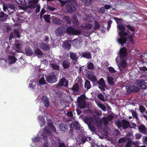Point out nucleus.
<instances>
[{
    "label": "nucleus",
    "mask_w": 147,
    "mask_h": 147,
    "mask_svg": "<svg viewBox=\"0 0 147 147\" xmlns=\"http://www.w3.org/2000/svg\"><path fill=\"white\" fill-rule=\"evenodd\" d=\"M128 53L126 49L124 47L121 48L119 52V55L115 59L116 63L117 64L119 69L121 73L127 72L128 70V63L127 62Z\"/></svg>",
    "instance_id": "1"
},
{
    "label": "nucleus",
    "mask_w": 147,
    "mask_h": 147,
    "mask_svg": "<svg viewBox=\"0 0 147 147\" xmlns=\"http://www.w3.org/2000/svg\"><path fill=\"white\" fill-rule=\"evenodd\" d=\"M114 19L117 24L118 32L119 36V38L117 39V42L122 46L127 42L126 36H127V33L125 31V28L124 26L121 23L119 24L120 21V19L115 17Z\"/></svg>",
    "instance_id": "2"
},
{
    "label": "nucleus",
    "mask_w": 147,
    "mask_h": 147,
    "mask_svg": "<svg viewBox=\"0 0 147 147\" xmlns=\"http://www.w3.org/2000/svg\"><path fill=\"white\" fill-rule=\"evenodd\" d=\"M66 31V32L69 35H79L81 32L79 30L75 29L70 26L67 27L65 30L64 27H58L55 30L56 34L58 36H61L63 32Z\"/></svg>",
    "instance_id": "3"
},
{
    "label": "nucleus",
    "mask_w": 147,
    "mask_h": 147,
    "mask_svg": "<svg viewBox=\"0 0 147 147\" xmlns=\"http://www.w3.org/2000/svg\"><path fill=\"white\" fill-rule=\"evenodd\" d=\"M61 4L63 5L66 4V9L68 12L70 13H73L76 9L79 8L80 6L75 0H67L64 1L61 3Z\"/></svg>",
    "instance_id": "4"
},
{
    "label": "nucleus",
    "mask_w": 147,
    "mask_h": 147,
    "mask_svg": "<svg viewBox=\"0 0 147 147\" xmlns=\"http://www.w3.org/2000/svg\"><path fill=\"white\" fill-rule=\"evenodd\" d=\"M48 124L49 126L46 127L44 130L43 132L45 134L41 136V137L45 140H46L47 139V136H50L51 134V129L53 132H55L56 131V128L51 121L49 122L48 121Z\"/></svg>",
    "instance_id": "5"
},
{
    "label": "nucleus",
    "mask_w": 147,
    "mask_h": 147,
    "mask_svg": "<svg viewBox=\"0 0 147 147\" xmlns=\"http://www.w3.org/2000/svg\"><path fill=\"white\" fill-rule=\"evenodd\" d=\"M127 27L131 32V33L127 31V36H126L127 42L131 43H133V37L135 34V27L133 26L128 24L126 25Z\"/></svg>",
    "instance_id": "6"
},
{
    "label": "nucleus",
    "mask_w": 147,
    "mask_h": 147,
    "mask_svg": "<svg viewBox=\"0 0 147 147\" xmlns=\"http://www.w3.org/2000/svg\"><path fill=\"white\" fill-rule=\"evenodd\" d=\"M115 123L119 128L122 127L123 129H127L130 125L129 122L125 119H123L121 121H115Z\"/></svg>",
    "instance_id": "7"
},
{
    "label": "nucleus",
    "mask_w": 147,
    "mask_h": 147,
    "mask_svg": "<svg viewBox=\"0 0 147 147\" xmlns=\"http://www.w3.org/2000/svg\"><path fill=\"white\" fill-rule=\"evenodd\" d=\"M28 3L29 4L28 5H26L23 7V10H26L28 8L33 9L37 6V0H30L28 1Z\"/></svg>",
    "instance_id": "8"
},
{
    "label": "nucleus",
    "mask_w": 147,
    "mask_h": 147,
    "mask_svg": "<svg viewBox=\"0 0 147 147\" xmlns=\"http://www.w3.org/2000/svg\"><path fill=\"white\" fill-rule=\"evenodd\" d=\"M68 81L65 78H62L59 82L56 85V88L59 89L60 87H66L68 85Z\"/></svg>",
    "instance_id": "9"
},
{
    "label": "nucleus",
    "mask_w": 147,
    "mask_h": 147,
    "mask_svg": "<svg viewBox=\"0 0 147 147\" xmlns=\"http://www.w3.org/2000/svg\"><path fill=\"white\" fill-rule=\"evenodd\" d=\"M47 81L51 84H53L56 82L57 78L56 76L54 74H51L47 77L46 76Z\"/></svg>",
    "instance_id": "10"
},
{
    "label": "nucleus",
    "mask_w": 147,
    "mask_h": 147,
    "mask_svg": "<svg viewBox=\"0 0 147 147\" xmlns=\"http://www.w3.org/2000/svg\"><path fill=\"white\" fill-rule=\"evenodd\" d=\"M77 102L80 108L81 109H84L86 107V103L85 100L81 97H78L77 98Z\"/></svg>",
    "instance_id": "11"
},
{
    "label": "nucleus",
    "mask_w": 147,
    "mask_h": 147,
    "mask_svg": "<svg viewBox=\"0 0 147 147\" xmlns=\"http://www.w3.org/2000/svg\"><path fill=\"white\" fill-rule=\"evenodd\" d=\"M72 125H73L74 128L76 129L79 130L80 128V126L79 122L78 121H74L72 123L71 122L69 124L70 128V131H72L73 130Z\"/></svg>",
    "instance_id": "12"
},
{
    "label": "nucleus",
    "mask_w": 147,
    "mask_h": 147,
    "mask_svg": "<svg viewBox=\"0 0 147 147\" xmlns=\"http://www.w3.org/2000/svg\"><path fill=\"white\" fill-rule=\"evenodd\" d=\"M137 85L143 89H147V83L142 79L137 80Z\"/></svg>",
    "instance_id": "13"
},
{
    "label": "nucleus",
    "mask_w": 147,
    "mask_h": 147,
    "mask_svg": "<svg viewBox=\"0 0 147 147\" xmlns=\"http://www.w3.org/2000/svg\"><path fill=\"white\" fill-rule=\"evenodd\" d=\"M98 85L99 86L98 88L101 90H105L104 88L106 87V84L105 81L102 78H101L97 82Z\"/></svg>",
    "instance_id": "14"
},
{
    "label": "nucleus",
    "mask_w": 147,
    "mask_h": 147,
    "mask_svg": "<svg viewBox=\"0 0 147 147\" xmlns=\"http://www.w3.org/2000/svg\"><path fill=\"white\" fill-rule=\"evenodd\" d=\"M92 26L90 24H86L80 26L79 28L80 30L84 31L85 30H90L92 27Z\"/></svg>",
    "instance_id": "15"
},
{
    "label": "nucleus",
    "mask_w": 147,
    "mask_h": 147,
    "mask_svg": "<svg viewBox=\"0 0 147 147\" xmlns=\"http://www.w3.org/2000/svg\"><path fill=\"white\" fill-rule=\"evenodd\" d=\"M50 66L54 70H59V65L58 64L56 63L53 60L51 62H50Z\"/></svg>",
    "instance_id": "16"
},
{
    "label": "nucleus",
    "mask_w": 147,
    "mask_h": 147,
    "mask_svg": "<svg viewBox=\"0 0 147 147\" xmlns=\"http://www.w3.org/2000/svg\"><path fill=\"white\" fill-rule=\"evenodd\" d=\"M70 57L71 59L74 61H73L74 64H76L78 63L77 60L79 57L77 54L74 53H70Z\"/></svg>",
    "instance_id": "17"
},
{
    "label": "nucleus",
    "mask_w": 147,
    "mask_h": 147,
    "mask_svg": "<svg viewBox=\"0 0 147 147\" xmlns=\"http://www.w3.org/2000/svg\"><path fill=\"white\" fill-rule=\"evenodd\" d=\"M14 45L16 46V50L17 52H19L22 48V43L19 41H16Z\"/></svg>",
    "instance_id": "18"
},
{
    "label": "nucleus",
    "mask_w": 147,
    "mask_h": 147,
    "mask_svg": "<svg viewBox=\"0 0 147 147\" xmlns=\"http://www.w3.org/2000/svg\"><path fill=\"white\" fill-rule=\"evenodd\" d=\"M71 43V42L70 41L66 40L63 44V48L66 50H69L70 49Z\"/></svg>",
    "instance_id": "19"
},
{
    "label": "nucleus",
    "mask_w": 147,
    "mask_h": 147,
    "mask_svg": "<svg viewBox=\"0 0 147 147\" xmlns=\"http://www.w3.org/2000/svg\"><path fill=\"white\" fill-rule=\"evenodd\" d=\"M138 129L140 132L142 133L146 134L147 133V130L146 127L143 125H139L138 127Z\"/></svg>",
    "instance_id": "20"
},
{
    "label": "nucleus",
    "mask_w": 147,
    "mask_h": 147,
    "mask_svg": "<svg viewBox=\"0 0 147 147\" xmlns=\"http://www.w3.org/2000/svg\"><path fill=\"white\" fill-rule=\"evenodd\" d=\"M108 69L113 76H115L117 75L118 72L113 67L111 66L108 67Z\"/></svg>",
    "instance_id": "21"
},
{
    "label": "nucleus",
    "mask_w": 147,
    "mask_h": 147,
    "mask_svg": "<svg viewBox=\"0 0 147 147\" xmlns=\"http://www.w3.org/2000/svg\"><path fill=\"white\" fill-rule=\"evenodd\" d=\"M131 112L132 113V116L134 118L136 119V120L137 123L140 124V120L138 117V114L136 112L134 111L133 109L131 110Z\"/></svg>",
    "instance_id": "22"
},
{
    "label": "nucleus",
    "mask_w": 147,
    "mask_h": 147,
    "mask_svg": "<svg viewBox=\"0 0 147 147\" xmlns=\"http://www.w3.org/2000/svg\"><path fill=\"white\" fill-rule=\"evenodd\" d=\"M107 79L109 84L111 86H113L115 84L114 79L108 74L107 76Z\"/></svg>",
    "instance_id": "23"
},
{
    "label": "nucleus",
    "mask_w": 147,
    "mask_h": 147,
    "mask_svg": "<svg viewBox=\"0 0 147 147\" xmlns=\"http://www.w3.org/2000/svg\"><path fill=\"white\" fill-rule=\"evenodd\" d=\"M42 101L45 106L46 107L49 106V102L47 97L45 96H43L42 97Z\"/></svg>",
    "instance_id": "24"
},
{
    "label": "nucleus",
    "mask_w": 147,
    "mask_h": 147,
    "mask_svg": "<svg viewBox=\"0 0 147 147\" xmlns=\"http://www.w3.org/2000/svg\"><path fill=\"white\" fill-rule=\"evenodd\" d=\"M25 54L27 56L32 55L33 53L32 50L28 47H26L25 49Z\"/></svg>",
    "instance_id": "25"
},
{
    "label": "nucleus",
    "mask_w": 147,
    "mask_h": 147,
    "mask_svg": "<svg viewBox=\"0 0 147 147\" xmlns=\"http://www.w3.org/2000/svg\"><path fill=\"white\" fill-rule=\"evenodd\" d=\"M70 65V63L67 60H65L62 62V65L65 69H67Z\"/></svg>",
    "instance_id": "26"
},
{
    "label": "nucleus",
    "mask_w": 147,
    "mask_h": 147,
    "mask_svg": "<svg viewBox=\"0 0 147 147\" xmlns=\"http://www.w3.org/2000/svg\"><path fill=\"white\" fill-rule=\"evenodd\" d=\"M59 127L60 130L62 131H64L67 129V125L63 123H61L59 125Z\"/></svg>",
    "instance_id": "27"
},
{
    "label": "nucleus",
    "mask_w": 147,
    "mask_h": 147,
    "mask_svg": "<svg viewBox=\"0 0 147 147\" xmlns=\"http://www.w3.org/2000/svg\"><path fill=\"white\" fill-rule=\"evenodd\" d=\"M8 60L9 61V63L11 64L15 63L17 60V59L14 56H9L8 57Z\"/></svg>",
    "instance_id": "28"
},
{
    "label": "nucleus",
    "mask_w": 147,
    "mask_h": 147,
    "mask_svg": "<svg viewBox=\"0 0 147 147\" xmlns=\"http://www.w3.org/2000/svg\"><path fill=\"white\" fill-rule=\"evenodd\" d=\"M82 56L87 59H90L91 58V55L90 52H86L82 54Z\"/></svg>",
    "instance_id": "29"
},
{
    "label": "nucleus",
    "mask_w": 147,
    "mask_h": 147,
    "mask_svg": "<svg viewBox=\"0 0 147 147\" xmlns=\"http://www.w3.org/2000/svg\"><path fill=\"white\" fill-rule=\"evenodd\" d=\"M8 17V16L5 14L3 12H0V18H3V21H5Z\"/></svg>",
    "instance_id": "30"
},
{
    "label": "nucleus",
    "mask_w": 147,
    "mask_h": 147,
    "mask_svg": "<svg viewBox=\"0 0 147 147\" xmlns=\"http://www.w3.org/2000/svg\"><path fill=\"white\" fill-rule=\"evenodd\" d=\"M40 47L43 49L45 51H47L49 49V46L45 43L41 44Z\"/></svg>",
    "instance_id": "31"
},
{
    "label": "nucleus",
    "mask_w": 147,
    "mask_h": 147,
    "mask_svg": "<svg viewBox=\"0 0 147 147\" xmlns=\"http://www.w3.org/2000/svg\"><path fill=\"white\" fill-rule=\"evenodd\" d=\"M71 21L73 23L74 25L76 26L77 27L78 26V25H79V23L78 20L76 18H73L72 19Z\"/></svg>",
    "instance_id": "32"
},
{
    "label": "nucleus",
    "mask_w": 147,
    "mask_h": 147,
    "mask_svg": "<svg viewBox=\"0 0 147 147\" xmlns=\"http://www.w3.org/2000/svg\"><path fill=\"white\" fill-rule=\"evenodd\" d=\"M84 87L87 89H88L91 88V85L89 81H86L85 82L84 84Z\"/></svg>",
    "instance_id": "33"
},
{
    "label": "nucleus",
    "mask_w": 147,
    "mask_h": 147,
    "mask_svg": "<svg viewBox=\"0 0 147 147\" xmlns=\"http://www.w3.org/2000/svg\"><path fill=\"white\" fill-rule=\"evenodd\" d=\"M87 64V67L88 69L90 70H93L94 69V67L92 63L91 62L88 63Z\"/></svg>",
    "instance_id": "34"
},
{
    "label": "nucleus",
    "mask_w": 147,
    "mask_h": 147,
    "mask_svg": "<svg viewBox=\"0 0 147 147\" xmlns=\"http://www.w3.org/2000/svg\"><path fill=\"white\" fill-rule=\"evenodd\" d=\"M14 37H16L18 38H20V37L19 36L18 31L16 29H15L13 32L12 33Z\"/></svg>",
    "instance_id": "35"
},
{
    "label": "nucleus",
    "mask_w": 147,
    "mask_h": 147,
    "mask_svg": "<svg viewBox=\"0 0 147 147\" xmlns=\"http://www.w3.org/2000/svg\"><path fill=\"white\" fill-rule=\"evenodd\" d=\"M97 96L100 100L103 102L105 101V99L104 98V96L102 93L98 94Z\"/></svg>",
    "instance_id": "36"
},
{
    "label": "nucleus",
    "mask_w": 147,
    "mask_h": 147,
    "mask_svg": "<svg viewBox=\"0 0 147 147\" xmlns=\"http://www.w3.org/2000/svg\"><path fill=\"white\" fill-rule=\"evenodd\" d=\"M72 89L74 92H77L79 90L78 84H75L72 88Z\"/></svg>",
    "instance_id": "37"
},
{
    "label": "nucleus",
    "mask_w": 147,
    "mask_h": 147,
    "mask_svg": "<svg viewBox=\"0 0 147 147\" xmlns=\"http://www.w3.org/2000/svg\"><path fill=\"white\" fill-rule=\"evenodd\" d=\"M88 78L92 82H95L96 80V77L94 76L90 75L88 76Z\"/></svg>",
    "instance_id": "38"
},
{
    "label": "nucleus",
    "mask_w": 147,
    "mask_h": 147,
    "mask_svg": "<svg viewBox=\"0 0 147 147\" xmlns=\"http://www.w3.org/2000/svg\"><path fill=\"white\" fill-rule=\"evenodd\" d=\"M97 105L99 108L103 111H105L106 110V108L104 105L99 103H98Z\"/></svg>",
    "instance_id": "39"
},
{
    "label": "nucleus",
    "mask_w": 147,
    "mask_h": 147,
    "mask_svg": "<svg viewBox=\"0 0 147 147\" xmlns=\"http://www.w3.org/2000/svg\"><path fill=\"white\" fill-rule=\"evenodd\" d=\"M127 89V92L129 93H131L133 91V86H130L128 87H127L126 88Z\"/></svg>",
    "instance_id": "40"
},
{
    "label": "nucleus",
    "mask_w": 147,
    "mask_h": 147,
    "mask_svg": "<svg viewBox=\"0 0 147 147\" xmlns=\"http://www.w3.org/2000/svg\"><path fill=\"white\" fill-rule=\"evenodd\" d=\"M43 18L45 21L47 23H49L50 22V16L49 15H46L44 16Z\"/></svg>",
    "instance_id": "41"
},
{
    "label": "nucleus",
    "mask_w": 147,
    "mask_h": 147,
    "mask_svg": "<svg viewBox=\"0 0 147 147\" xmlns=\"http://www.w3.org/2000/svg\"><path fill=\"white\" fill-rule=\"evenodd\" d=\"M140 143V142L138 141H135L133 143V144L135 145L136 147H146L145 146H139V144Z\"/></svg>",
    "instance_id": "42"
},
{
    "label": "nucleus",
    "mask_w": 147,
    "mask_h": 147,
    "mask_svg": "<svg viewBox=\"0 0 147 147\" xmlns=\"http://www.w3.org/2000/svg\"><path fill=\"white\" fill-rule=\"evenodd\" d=\"M95 29H98L100 28V24L97 21H95L94 22Z\"/></svg>",
    "instance_id": "43"
},
{
    "label": "nucleus",
    "mask_w": 147,
    "mask_h": 147,
    "mask_svg": "<svg viewBox=\"0 0 147 147\" xmlns=\"http://www.w3.org/2000/svg\"><path fill=\"white\" fill-rule=\"evenodd\" d=\"M88 141V137L84 136L81 138V141L82 144H84L86 141Z\"/></svg>",
    "instance_id": "44"
},
{
    "label": "nucleus",
    "mask_w": 147,
    "mask_h": 147,
    "mask_svg": "<svg viewBox=\"0 0 147 147\" xmlns=\"http://www.w3.org/2000/svg\"><path fill=\"white\" fill-rule=\"evenodd\" d=\"M39 84H46V82L43 76L40 80Z\"/></svg>",
    "instance_id": "45"
},
{
    "label": "nucleus",
    "mask_w": 147,
    "mask_h": 147,
    "mask_svg": "<svg viewBox=\"0 0 147 147\" xmlns=\"http://www.w3.org/2000/svg\"><path fill=\"white\" fill-rule=\"evenodd\" d=\"M63 19L65 20L67 22L68 24H70L71 23L70 18L67 16H64L63 17Z\"/></svg>",
    "instance_id": "46"
},
{
    "label": "nucleus",
    "mask_w": 147,
    "mask_h": 147,
    "mask_svg": "<svg viewBox=\"0 0 147 147\" xmlns=\"http://www.w3.org/2000/svg\"><path fill=\"white\" fill-rule=\"evenodd\" d=\"M15 1L19 4H24L26 3L25 0H15Z\"/></svg>",
    "instance_id": "47"
},
{
    "label": "nucleus",
    "mask_w": 147,
    "mask_h": 147,
    "mask_svg": "<svg viewBox=\"0 0 147 147\" xmlns=\"http://www.w3.org/2000/svg\"><path fill=\"white\" fill-rule=\"evenodd\" d=\"M102 121L100 120H97L95 123V124L97 127H100L102 125Z\"/></svg>",
    "instance_id": "48"
},
{
    "label": "nucleus",
    "mask_w": 147,
    "mask_h": 147,
    "mask_svg": "<svg viewBox=\"0 0 147 147\" xmlns=\"http://www.w3.org/2000/svg\"><path fill=\"white\" fill-rule=\"evenodd\" d=\"M85 121V122H87L88 123H90L92 121L91 118L90 117H86Z\"/></svg>",
    "instance_id": "49"
},
{
    "label": "nucleus",
    "mask_w": 147,
    "mask_h": 147,
    "mask_svg": "<svg viewBox=\"0 0 147 147\" xmlns=\"http://www.w3.org/2000/svg\"><path fill=\"white\" fill-rule=\"evenodd\" d=\"M8 8H10L12 9H14L15 8V6L14 5L11 3H9L7 5Z\"/></svg>",
    "instance_id": "50"
},
{
    "label": "nucleus",
    "mask_w": 147,
    "mask_h": 147,
    "mask_svg": "<svg viewBox=\"0 0 147 147\" xmlns=\"http://www.w3.org/2000/svg\"><path fill=\"white\" fill-rule=\"evenodd\" d=\"M114 116L113 115H109L106 118L109 121H111L114 118Z\"/></svg>",
    "instance_id": "51"
},
{
    "label": "nucleus",
    "mask_w": 147,
    "mask_h": 147,
    "mask_svg": "<svg viewBox=\"0 0 147 147\" xmlns=\"http://www.w3.org/2000/svg\"><path fill=\"white\" fill-rule=\"evenodd\" d=\"M109 121L106 118H104L103 119V123L105 125H106L108 124Z\"/></svg>",
    "instance_id": "52"
},
{
    "label": "nucleus",
    "mask_w": 147,
    "mask_h": 147,
    "mask_svg": "<svg viewBox=\"0 0 147 147\" xmlns=\"http://www.w3.org/2000/svg\"><path fill=\"white\" fill-rule=\"evenodd\" d=\"M45 12V11L44 8H42L41 11L40 17L41 19H42V15Z\"/></svg>",
    "instance_id": "53"
},
{
    "label": "nucleus",
    "mask_w": 147,
    "mask_h": 147,
    "mask_svg": "<svg viewBox=\"0 0 147 147\" xmlns=\"http://www.w3.org/2000/svg\"><path fill=\"white\" fill-rule=\"evenodd\" d=\"M47 9L50 11H54L55 9V8L49 6H47Z\"/></svg>",
    "instance_id": "54"
},
{
    "label": "nucleus",
    "mask_w": 147,
    "mask_h": 147,
    "mask_svg": "<svg viewBox=\"0 0 147 147\" xmlns=\"http://www.w3.org/2000/svg\"><path fill=\"white\" fill-rule=\"evenodd\" d=\"M92 2L91 0H86L84 2L86 5H89L91 4Z\"/></svg>",
    "instance_id": "55"
},
{
    "label": "nucleus",
    "mask_w": 147,
    "mask_h": 147,
    "mask_svg": "<svg viewBox=\"0 0 147 147\" xmlns=\"http://www.w3.org/2000/svg\"><path fill=\"white\" fill-rule=\"evenodd\" d=\"M79 42V41L77 39H75L72 41V43L74 45H77Z\"/></svg>",
    "instance_id": "56"
},
{
    "label": "nucleus",
    "mask_w": 147,
    "mask_h": 147,
    "mask_svg": "<svg viewBox=\"0 0 147 147\" xmlns=\"http://www.w3.org/2000/svg\"><path fill=\"white\" fill-rule=\"evenodd\" d=\"M112 23V21L111 20H110L108 22V26H107V29L108 30L110 28L111 26V24Z\"/></svg>",
    "instance_id": "57"
},
{
    "label": "nucleus",
    "mask_w": 147,
    "mask_h": 147,
    "mask_svg": "<svg viewBox=\"0 0 147 147\" xmlns=\"http://www.w3.org/2000/svg\"><path fill=\"white\" fill-rule=\"evenodd\" d=\"M147 68L146 67H140L139 68V69L140 71H145L147 70Z\"/></svg>",
    "instance_id": "58"
},
{
    "label": "nucleus",
    "mask_w": 147,
    "mask_h": 147,
    "mask_svg": "<svg viewBox=\"0 0 147 147\" xmlns=\"http://www.w3.org/2000/svg\"><path fill=\"white\" fill-rule=\"evenodd\" d=\"M140 109L142 113H143L145 111V109L142 106H141L140 107Z\"/></svg>",
    "instance_id": "59"
},
{
    "label": "nucleus",
    "mask_w": 147,
    "mask_h": 147,
    "mask_svg": "<svg viewBox=\"0 0 147 147\" xmlns=\"http://www.w3.org/2000/svg\"><path fill=\"white\" fill-rule=\"evenodd\" d=\"M36 82H34L32 83H30V86L32 88H34V87L36 86Z\"/></svg>",
    "instance_id": "60"
},
{
    "label": "nucleus",
    "mask_w": 147,
    "mask_h": 147,
    "mask_svg": "<svg viewBox=\"0 0 147 147\" xmlns=\"http://www.w3.org/2000/svg\"><path fill=\"white\" fill-rule=\"evenodd\" d=\"M133 89L134 90L133 91L134 92H138L139 90V89L138 87L134 86H133Z\"/></svg>",
    "instance_id": "61"
},
{
    "label": "nucleus",
    "mask_w": 147,
    "mask_h": 147,
    "mask_svg": "<svg viewBox=\"0 0 147 147\" xmlns=\"http://www.w3.org/2000/svg\"><path fill=\"white\" fill-rule=\"evenodd\" d=\"M136 125L135 123H132L130 125V128L136 129Z\"/></svg>",
    "instance_id": "62"
},
{
    "label": "nucleus",
    "mask_w": 147,
    "mask_h": 147,
    "mask_svg": "<svg viewBox=\"0 0 147 147\" xmlns=\"http://www.w3.org/2000/svg\"><path fill=\"white\" fill-rule=\"evenodd\" d=\"M42 55L43 53L40 50V49H37V55L41 56Z\"/></svg>",
    "instance_id": "63"
},
{
    "label": "nucleus",
    "mask_w": 147,
    "mask_h": 147,
    "mask_svg": "<svg viewBox=\"0 0 147 147\" xmlns=\"http://www.w3.org/2000/svg\"><path fill=\"white\" fill-rule=\"evenodd\" d=\"M136 138L137 139H140L142 136V135L140 134H137L135 135Z\"/></svg>",
    "instance_id": "64"
}]
</instances>
